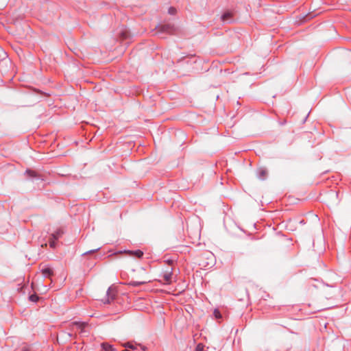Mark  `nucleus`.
Returning a JSON list of instances; mask_svg holds the SVG:
<instances>
[{"mask_svg": "<svg viewBox=\"0 0 351 351\" xmlns=\"http://www.w3.org/2000/svg\"><path fill=\"white\" fill-rule=\"evenodd\" d=\"M100 248H101V247H97V248H96V249H94V250H91L87 251V252H84L83 254H84V255H85V254H92V253H93V252H95L98 251Z\"/></svg>", "mask_w": 351, "mask_h": 351, "instance_id": "obj_16", "label": "nucleus"}, {"mask_svg": "<svg viewBox=\"0 0 351 351\" xmlns=\"http://www.w3.org/2000/svg\"><path fill=\"white\" fill-rule=\"evenodd\" d=\"M125 348H130L134 349V346L130 343H127L124 345Z\"/></svg>", "mask_w": 351, "mask_h": 351, "instance_id": "obj_20", "label": "nucleus"}, {"mask_svg": "<svg viewBox=\"0 0 351 351\" xmlns=\"http://www.w3.org/2000/svg\"><path fill=\"white\" fill-rule=\"evenodd\" d=\"M30 301L36 302L38 300V296L36 294H32L29 297Z\"/></svg>", "mask_w": 351, "mask_h": 351, "instance_id": "obj_12", "label": "nucleus"}, {"mask_svg": "<svg viewBox=\"0 0 351 351\" xmlns=\"http://www.w3.org/2000/svg\"><path fill=\"white\" fill-rule=\"evenodd\" d=\"M57 240H54L51 237L50 238V240H49V246L51 248H55L56 246V241Z\"/></svg>", "mask_w": 351, "mask_h": 351, "instance_id": "obj_13", "label": "nucleus"}, {"mask_svg": "<svg viewBox=\"0 0 351 351\" xmlns=\"http://www.w3.org/2000/svg\"><path fill=\"white\" fill-rule=\"evenodd\" d=\"M203 349L204 346L201 343H199L195 348V351H203Z\"/></svg>", "mask_w": 351, "mask_h": 351, "instance_id": "obj_17", "label": "nucleus"}, {"mask_svg": "<svg viewBox=\"0 0 351 351\" xmlns=\"http://www.w3.org/2000/svg\"><path fill=\"white\" fill-rule=\"evenodd\" d=\"M214 315H215V316L217 318H220V317H221V313H220V312H219L218 310H217V309H215V310L214 311Z\"/></svg>", "mask_w": 351, "mask_h": 351, "instance_id": "obj_18", "label": "nucleus"}, {"mask_svg": "<svg viewBox=\"0 0 351 351\" xmlns=\"http://www.w3.org/2000/svg\"><path fill=\"white\" fill-rule=\"evenodd\" d=\"M63 234V230L61 228H59L51 234V237L54 240H58L62 236Z\"/></svg>", "mask_w": 351, "mask_h": 351, "instance_id": "obj_5", "label": "nucleus"}, {"mask_svg": "<svg viewBox=\"0 0 351 351\" xmlns=\"http://www.w3.org/2000/svg\"><path fill=\"white\" fill-rule=\"evenodd\" d=\"M330 195L332 197H335L337 199L338 193L337 192L333 191Z\"/></svg>", "mask_w": 351, "mask_h": 351, "instance_id": "obj_19", "label": "nucleus"}, {"mask_svg": "<svg viewBox=\"0 0 351 351\" xmlns=\"http://www.w3.org/2000/svg\"><path fill=\"white\" fill-rule=\"evenodd\" d=\"M42 273L45 278L50 277L53 274V271L49 267H46L42 269Z\"/></svg>", "mask_w": 351, "mask_h": 351, "instance_id": "obj_7", "label": "nucleus"}, {"mask_svg": "<svg viewBox=\"0 0 351 351\" xmlns=\"http://www.w3.org/2000/svg\"><path fill=\"white\" fill-rule=\"evenodd\" d=\"M116 291L112 287H109L106 292V296L101 300L104 304H110L115 298Z\"/></svg>", "mask_w": 351, "mask_h": 351, "instance_id": "obj_1", "label": "nucleus"}, {"mask_svg": "<svg viewBox=\"0 0 351 351\" xmlns=\"http://www.w3.org/2000/svg\"><path fill=\"white\" fill-rule=\"evenodd\" d=\"M122 36H123V38H125L127 37L126 33H123Z\"/></svg>", "mask_w": 351, "mask_h": 351, "instance_id": "obj_21", "label": "nucleus"}, {"mask_svg": "<svg viewBox=\"0 0 351 351\" xmlns=\"http://www.w3.org/2000/svg\"><path fill=\"white\" fill-rule=\"evenodd\" d=\"M126 253L130 256H133L137 257L138 258H141L143 256V251H141L140 250H128L126 252Z\"/></svg>", "mask_w": 351, "mask_h": 351, "instance_id": "obj_3", "label": "nucleus"}, {"mask_svg": "<svg viewBox=\"0 0 351 351\" xmlns=\"http://www.w3.org/2000/svg\"><path fill=\"white\" fill-rule=\"evenodd\" d=\"M162 277L166 284H170L171 282L172 269L171 268L165 271Z\"/></svg>", "mask_w": 351, "mask_h": 351, "instance_id": "obj_2", "label": "nucleus"}, {"mask_svg": "<svg viewBox=\"0 0 351 351\" xmlns=\"http://www.w3.org/2000/svg\"><path fill=\"white\" fill-rule=\"evenodd\" d=\"M267 171L265 169H261L258 171V177L259 179L263 180L266 177Z\"/></svg>", "mask_w": 351, "mask_h": 351, "instance_id": "obj_9", "label": "nucleus"}, {"mask_svg": "<svg viewBox=\"0 0 351 351\" xmlns=\"http://www.w3.org/2000/svg\"><path fill=\"white\" fill-rule=\"evenodd\" d=\"M25 174L28 177H30V178H33V177H36V173L34 171H32V170H30V169L26 170Z\"/></svg>", "mask_w": 351, "mask_h": 351, "instance_id": "obj_11", "label": "nucleus"}, {"mask_svg": "<svg viewBox=\"0 0 351 351\" xmlns=\"http://www.w3.org/2000/svg\"><path fill=\"white\" fill-rule=\"evenodd\" d=\"M161 29L163 32L172 34L175 31V27L171 24H166L161 27Z\"/></svg>", "mask_w": 351, "mask_h": 351, "instance_id": "obj_4", "label": "nucleus"}, {"mask_svg": "<svg viewBox=\"0 0 351 351\" xmlns=\"http://www.w3.org/2000/svg\"><path fill=\"white\" fill-rule=\"evenodd\" d=\"M22 351H29V350H28V349L25 348V349H23Z\"/></svg>", "mask_w": 351, "mask_h": 351, "instance_id": "obj_22", "label": "nucleus"}, {"mask_svg": "<svg viewBox=\"0 0 351 351\" xmlns=\"http://www.w3.org/2000/svg\"><path fill=\"white\" fill-rule=\"evenodd\" d=\"M144 283H145V282L132 281L130 284L132 286L137 287V286H139V285H143Z\"/></svg>", "mask_w": 351, "mask_h": 351, "instance_id": "obj_14", "label": "nucleus"}, {"mask_svg": "<svg viewBox=\"0 0 351 351\" xmlns=\"http://www.w3.org/2000/svg\"><path fill=\"white\" fill-rule=\"evenodd\" d=\"M102 348L106 351H111L112 350V346L108 344V343H102L101 344Z\"/></svg>", "mask_w": 351, "mask_h": 351, "instance_id": "obj_10", "label": "nucleus"}, {"mask_svg": "<svg viewBox=\"0 0 351 351\" xmlns=\"http://www.w3.org/2000/svg\"><path fill=\"white\" fill-rule=\"evenodd\" d=\"M231 18H232V13L229 12L223 13L221 15V20L223 22H226V21H228L230 20Z\"/></svg>", "mask_w": 351, "mask_h": 351, "instance_id": "obj_8", "label": "nucleus"}, {"mask_svg": "<svg viewBox=\"0 0 351 351\" xmlns=\"http://www.w3.org/2000/svg\"><path fill=\"white\" fill-rule=\"evenodd\" d=\"M168 12L169 14L173 15L176 13V9L173 7H170L168 10Z\"/></svg>", "mask_w": 351, "mask_h": 351, "instance_id": "obj_15", "label": "nucleus"}, {"mask_svg": "<svg viewBox=\"0 0 351 351\" xmlns=\"http://www.w3.org/2000/svg\"><path fill=\"white\" fill-rule=\"evenodd\" d=\"M72 324L73 327L80 329L82 332H84V328L87 326V324L85 322L80 323L75 322Z\"/></svg>", "mask_w": 351, "mask_h": 351, "instance_id": "obj_6", "label": "nucleus"}]
</instances>
